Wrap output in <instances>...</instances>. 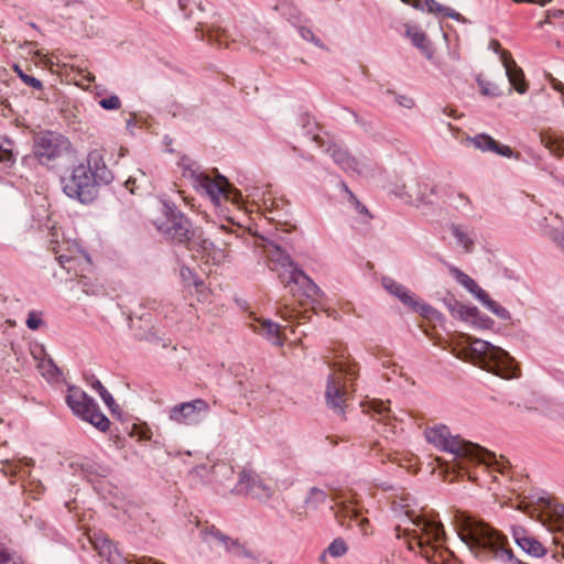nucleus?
Returning a JSON list of instances; mask_svg holds the SVG:
<instances>
[{
    "label": "nucleus",
    "mask_w": 564,
    "mask_h": 564,
    "mask_svg": "<svg viewBox=\"0 0 564 564\" xmlns=\"http://www.w3.org/2000/svg\"><path fill=\"white\" fill-rule=\"evenodd\" d=\"M364 408V412L372 414L373 417H377L378 421L384 422V424H391L392 420H395V416L392 414L391 409L388 405V402L371 399L361 403Z\"/></svg>",
    "instance_id": "393cba45"
},
{
    "label": "nucleus",
    "mask_w": 564,
    "mask_h": 564,
    "mask_svg": "<svg viewBox=\"0 0 564 564\" xmlns=\"http://www.w3.org/2000/svg\"><path fill=\"white\" fill-rule=\"evenodd\" d=\"M490 47L496 53H499L500 55H501L502 52H507L506 50H501L500 43L498 41H495V40L490 42Z\"/></svg>",
    "instance_id": "680f3d73"
},
{
    "label": "nucleus",
    "mask_w": 564,
    "mask_h": 564,
    "mask_svg": "<svg viewBox=\"0 0 564 564\" xmlns=\"http://www.w3.org/2000/svg\"><path fill=\"white\" fill-rule=\"evenodd\" d=\"M0 564H21L18 558L0 542Z\"/></svg>",
    "instance_id": "09e8293b"
},
{
    "label": "nucleus",
    "mask_w": 564,
    "mask_h": 564,
    "mask_svg": "<svg viewBox=\"0 0 564 564\" xmlns=\"http://www.w3.org/2000/svg\"><path fill=\"white\" fill-rule=\"evenodd\" d=\"M349 193V196H350V200L351 203L355 205V208L356 210L359 213V214H365V215H368V209L366 206H364L357 198L356 196L351 193V192H348Z\"/></svg>",
    "instance_id": "6e6d98bb"
},
{
    "label": "nucleus",
    "mask_w": 564,
    "mask_h": 564,
    "mask_svg": "<svg viewBox=\"0 0 564 564\" xmlns=\"http://www.w3.org/2000/svg\"><path fill=\"white\" fill-rule=\"evenodd\" d=\"M33 465V460L30 458H22L18 460H4L2 462V473L6 476H20V478L30 474V468Z\"/></svg>",
    "instance_id": "c756f323"
},
{
    "label": "nucleus",
    "mask_w": 564,
    "mask_h": 564,
    "mask_svg": "<svg viewBox=\"0 0 564 564\" xmlns=\"http://www.w3.org/2000/svg\"><path fill=\"white\" fill-rule=\"evenodd\" d=\"M403 3L411 6L414 9L421 10V11H429V12H440L443 13L446 17H451L454 19L459 18V13L454 12L449 8H443L438 6L434 0H401Z\"/></svg>",
    "instance_id": "c85d7f7f"
},
{
    "label": "nucleus",
    "mask_w": 564,
    "mask_h": 564,
    "mask_svg": "<svg viewBox=\"0 0 564 564\" xmlns=\"http://www.w3.org/2000/svg\"><path fill=\"white\" fill-rule=\"evenodd\" d=\"M42 318H41V313H37V312H34V311H31L29 314H28V318H26V326L32 329V330H35L37 329L41 325H42Z\"/></svg>",
    "instance_id": "8fccbe9b"
},
{
    "label": "nucleus",
    "mask_w": 564,
    "mask_h": 564,
    "mask_svg": "<svg viewBox=\"0 0 564 564\" xmlns=\"http://www.w3.org/2000/svg\"><path fill=\"white\" fill-rule=\"evenodd\" d=\"M484 307L502 321H509L511 318L509 311L492 299L488 301Z\"/></svg>",
    "instance_id": "58836bf2"
},
{
    "label": "nucleus",
    "mask_w": 564,
    "mask_h": 564,
    "mask_svg": "<svg viewBox=\"0 0 564 564\" xmlns=\"http://www.w3.org/2000/svg\"><path fill=\"white\" fill-rule=\"evenodd\" d=\"M66 403L73 413L82 420L90 423L101 432L109 429V419L99 410L96 401L77 387H69Z\"/></svg>",
    "instance_id": "1a4fd4ad"
},
{
    "label": "nucleus",
    "mask_w": 564,
    "mask_h": 564,
    "mask_svg": "<svg viewBox=\"0 0 564 564\" xmlns=\"http://www.w3.org/2000/svg\"><path fill=\"white\" fill-rule=\"evenodd\" d=\"M209 410L207 401L197 398L172 406L169 410V419L181 425H197L205 420Z\"/></svg>",
    "instance_id": "f8f14e48"
},
{
    "label": "nucleus",
    "mask_w": 564,
    "mask_h": 564,
    "mask_svg": "<svg viewBox=\"0 0 564 564\" xmlns=\"http://www.w3.org/2000/svg\"><path fill=\"white\" fill-rule=\"evenodd\" d=\"M90 541L98 555L106 560L108 564L126 563L120 552L108 538L104 535H95L94 538H90Z\"/></svg>",
    "instance_id": "6ab92c4d"
},
{
    "label": "nucleus",
    "mask_w": 564,
    "mask_h": 564,
    "mask_svg": "<svg viewBox=\"0 0 564 564\" xmlns=\"http://www.w3.org/2000/svg\"><path fill=\"white\" fill-rule=\"evenodd\" d=\"M257 325H252L253 329L260 335L264 336L273 345L282 346L283 339L281 336V327L279 324L269 319H257Z\"/></svg>",
    "instance_id": "bb28decb"
},
{
    "label": "nucleus",
    "mask_w": 564,
    "mask_h": 564,
    "mask_svg": "<svg viewBox=\"0 0 564 564\" xmlns=\"http://www.w3.org/2000/svg\"><path fill=\"white\" fill-rule=\"evenodd\" d=\"M147 177L143 171L138 170L135 175H131L124 183L127 189L134 194L141 187V183L145 182Z\"/></svg>",
    "instance_id": "a19ab883"
},
{
    "label": "nucleus",
    "mask_w": 564,
    "mask_h": 564,
    "mask_svg": "<svg viewBox=\"0 0 564 564\" xmlns=\"http://www.w3.org/2000/svg\"><path fill=\"white\" fill-rule=\"evenodd\" d=\"M99 106L106 110H118L121 107V100L117 95H111L100 99Z\"/></svg>",
    "instance_id": "a18cd8bd"
},
{
    "label": "nucleus",
    "mask_w": 564,
    "mask_h": 564,
    "mask_svg": "<svg viewBox=\"0 0 564 564\" xmlns=\"http://www.w3.org/2000/svg\"><path fill=\"white\" fill-rule=\"evenodd\" d=\"M263 252L269 261V268L276 271L283 282H313L302 270L292 261L291 257L276 243L269 241L263 246Z\"/></svg>",
    "instance_id": "9d476101"
},
{
    "label": "nucleus",
    "mask_w": 564,
    "mask_h": 564,
    "mask_svg": "<svg viewBox=\"0 0 564 564\" xmlns=\"http://www.w3.org/2000/svg\"><path fill=\"white\" fill-rule=\"evenodd\" d=\"M551 238L556 243L557 247L564 250V228L552 230Z\"/></svg>",
    "instance_id": "5fc2aeb1"
},
{
    "label": "nucleus",
    "mask_w": 564,
    "mask_h": 564,
    "mask_svg": "<svg viewBox=\"0 0 564 564\" xmlns=\"http://www.w3.org/2000/svg\"><path fill=\"white\" fill-rule=\"evenodd\" d=\"M467 142L482 152L491 151L506 158H511L513 155V151L510 147L500 144L490 135L485 133L468 138Z\"/></svg>",
    "instance_id": "412c9836"
},
{
    "label": "nucleus",
    "mask_w": 564,
    "mask_h": 564,
    "mask_svg": "<svg viewBox=\"0 0 564 564\" xmlns=\"http://www.w3.org/2000/svg\"><path fill=\"white\" fill-rule=\"evenodd\" d=\"M477 82H478V85H479V88H480V91L482 95L491 96V97H496V96L500 95L499 88L496 85H494L485 79H481V78H478Z\"/></svg>",
    "instance_id": "c03bdc74"
},
{
    "label": "nucleus",
    "mask_w": 564,
    "mask_h": 564,
    "mask_svg": "<svg viewBox=\"0 0 564 564\" xmlns=\"http://www.w3.org/2000/svg\"><path fill=\"white\" fill-rule=\"evenodd\" d=\"M90 387L100 395L105 404L109 408L110 411H115L116 401L111 393L102 386V383L96 379L95 377H91V380L89 381Z\"/></svg>",
    "instance_id": "f704fd0d"
},
{
    "label": "nucleus",
    "mask_w": 564,
    "mask_h": 564,
    "mask_svg": "<svg viewBox=\"0 0 564 564\" xmlns=\"http://www.w3.org/2000/svg\"><path fill=\"white\" fill-rule=\"evenodd\" d=\"M333 501L338 509L337 513H341L345 518L355 519L362 533H368L367 525L369 524V520L367 518H359V511L354 507L351 499L339 492L334 496Z\"/></svg>",
    "instance_id": "4be33fe9"
},
{
    "label": "nucleus",
    "mask_w": 564,
    "mask_h": 564,
    "mask_svg": "<svg viewBox=\"0 0 564 564\" xmlns=\"http://www.w3.org/2000/svg\"><path fill=\"white\" fill-rule=\"evenodd\" d=\"M192 286L194 288L195 292L200 294L204 297L203 300L206 301L207 294L205 293V290L207 289V284L195 283L192 284Z\"/></svg>",
    "instance_id": "bf43d9fd"
},
{
    "label": "nucleus",
    "mask_w": 564,
    "mask_h": 564,
    "mask_svg": "<svg viewBox=\"0 0 564 564\" xmlns=\"http://www.w3.org/2000/svg\"><path fill=\"white\" fill-rule=\"evenodd\" d=\"M514 2H529V3H538L540 6H545L546 3L551 2L552 0H513Z\"/></svg>",
    "instance_id": "052dcab7"
},
{
    "label": "nucleus",
    "mask_w": 564,
    "mask_h": 564,
    "mask_svg": "<svg viewBox=\"0 0 564 564\" xmlns=\"http://www.w3.org/2000/svg\"><path fill=\"white\" fill-rule=\"evenodd\" d=\"M291 292L299 299L301 303H304L308 300L315 302L322 295L318 284H294V288L291 289Z\"/></svg>",
    "instance_id": "2f4dec72"
},
{
    "label": "nucleus",
    "mask_w": 564,
    "mask_h": 564,
    "mask_svg": "<svg viewBox=\"0 0 564 564\" xmlns=\"http://www.w3.org/2000/svg\"><path fill=\"white\" fill-rule=\"evenodd\" d=\"M425 41H426V37L423 33H415L413 36V42L419 47H423Z\"/></svg>",
    "instance_id": "13d9d810"
},
{
    "label": "nucleus",
    "mask_w": 564,
    "mask_h": 564,
    "mask_svg": "<svg viewBox=\"0 0 564 564\" xmlns=\"http://www.w3.org/2000/svg\"><path fill=\"white\" fill-rule=\"evenodd\" d=\"M452 236L456 243L467 253L471 252L475 248V234L474 231L459 224H453L449 228Z\"/></svg>",
    "instance_id": "a878e982"
},
{
    "label": "nucleus",
    "mask_w": 564,
    "mask_h": 564,
    "mask_svg": "<svg viewBox=\"0 0 564 564\" xmlns=\"http://www.w3.org/2000/svg\"><path fill=\"white\" fill-rule=\"evenodd\" d=\"M69 148V141L53 132L41 133L36 137L33 152L40 163L48 164L62 156Z\"/></svg>",
    "instance_id": "ddd939ff"
},
{
    "label": "nucleus",
    "mask_w": 564,
    "mask_h": 564,
    "mask_svg": "<svg viewBox=\"0 0 564 564\" xmlns=\"http://www.w3.org/2000/svg\"><path fill=\"white\" fill-rule=\"evenodd\" d=\"M384 288L404 305L409 306L414 312L420 313L424 317L430 318L435 313V310L432 306L416 300L414 294L409 291L404 284H384Z\"/></svg>",
    "instance_id": "dca6fc26"
},
{
    "label": "nucleus",
    "mask_w": 564,
    "mask_h": 564,
    "mask_svg": "<svg viewBox=\"0 0 564 564\" xmlns=\"http://www.w3.org/2000/svg\"><path fill=\"white\" fill-rule=\"evenodd\" d=\"M357 367L348 358L341 357L333 365L327 378L325 398L327 405L335 413L343 415L348 395L347 382L356 377Z\"/></svg>",
    "instance_id": "0eeeda50"
},
{
    "label": "nucleus",
    "mask_w": 564,
    "mask_h": 564,
    "mask_svg": "<svg viewBox=\"0 0 564 564\" xmlns=\"http://www.w3.org/2000/svg\"><path fill=\"white\" fill-rule=\"evenodd\" d=\"M263 208L269 215L268 218L271 220H275L276 217L286 216L289 213L288 204L284 199L271 196L263 198Z\"/></svg>",
    "instance_id": "7c9ffc66"
},
{
    "label": "nucleus",
    "mask_w": 564,
    "mask_h": 564,
    "mask_svg": "<svg viewBox=\"0 0 564 564\" xmlns=\"http://www.w3.org/2000/svg\"><path fill=\"white\" fill-rule=\"evenodd\" d=\"M182 176L189 182L192 187L202 196L207 197L215 206H220L223 202L230 200L239 205L241 194L231 187L228 180L220 175H210L189 159H182L180 163Z\"/></svg>",
    "instance_id": "39448f33"
},
{
    "label": "nucleus",
    "mask_w": 564,
    "mask_h": 564,
    "mask_svg": "<svg viewBox=\"0 0 564 564\" xmlns=\"http://www.w3.org/2000/svg\"><path fill=\"white\" fill-rule=\"evenodd\" d=\"M473 323L485 329H489L494 325V321L491 318L484 316L480 313L479 316H477L476 319L473 321Z\"/></svg>",
    "instance_id": "864d4df0"
},
{
    "label": "nucleus",
    "mask_w": 564,
    "mask_h": 564,
    "mask_svg": "<svg viewBox=\"0 0 564 564\" xmlns=\"http://www.w3.org/2000/svg\"><path fill=\"white\" fill-rule=\"evenodd\" d=\"M153 224L161 235L177 242H186L193 230L191 221L170 206L164 207V217L154 220Z\"/></svg>",
    "instance_id": "9b49d317"
},
{
    "label": "nucleus",
    "mask_w": 564,
    "mask_h": 564,
    "mask_svg": "<svg viewBox=\"0 0 564 564\" xmlns=\"http://www.w3.org/2000/svg\"><path fill=\"white\" fill-rule=\"evenodd\" d=\"M37 368L47 380H55L59 376V369L51 358L41 359Z\"/></svg>",
    "instance_id": "c9c22d12"
},
{
    "label": "nucleus",
    "mask_w": 564,
    "mask_h": 564,
    "mask_svg": "<svg viewBox=\"0 0 564 564\" xmlns=\"http://www.w3.org/2000/svg\"><path fill=\"white\" fill-rule=\"evenodd\" d=\"M326 152L332 156L334 162L349 175H361L364 172L362 165L356 158L351 156L348 151L332 143L326 148Z\"/></svg>",
    "instance_id": "f3484780"
},
{
    "label": "nucleus",
    "mask_w": 564,
    "mask_h": 564,
    "mask_svg": "<svg viewBox=\"0 0 564 564\" xmlns=\"http://www.w3.org/2000/svg\"><path fill=\"white\" fill-rule=\"evenodd\" d=\"M542 144L550 150L554 155H564V140L553 138L551 135H541Z\"/></svg>",
    "instance_id": "e433bc0d"
},
{
    "label": "nucleus",
    "mask_w": 564,
    "mask_h": 564,
    "mask_svg": "<svg viewBox=\"0 0 564 564\" xmlns=\"http://www.w3.org/2000/svg\"><path fill=\"white\" fill-rule=\"evenodd\" d=\"M451 278L456 280L457 282H474L468 275H466L464 272H462L459 269L455 267L448 268Z\"/></svg>",
    "instance_id": "3c124183"
},
{
    "label": "nucleus",
    "mask_w": 564,
    "mask_h": 564,
    "mask_svg": "<svg viewBox=\"0 0 564 564\" xmlns=\"http://www.w3.org/2000/svg\"><path fill=\"white\" fill-rule=\"evenodd\" d=\"M395 102L406 109H412L415 106V101L412 97L406 95H395Z\"/></svg>",
    "instance_id": "603ef678"
},
{
    "label": "nucleus",
    "mask_w": 564,
    "mask_h": 564,
    "mask_svg": "<svg viewBox=\"0 0 564 564\" xmlns=\"http://www.w3.org/2000/svg\"><path fill=\"white\" fill-rule=\"evenodd\" d=\"M501 63L511 86L514 87L518 93L524 94L527 91V84L524 82L523 72L518 67L510 52L501 53Z\"/></svg>",
    "instance_id": "aec40b11"
},
{
    "label": "nucleus",
    "mask_w": 564,
    "mask_h": 564,
    "mask_svg": "<svg viewBox=\"0 0 564 564\" xmlns=\"http://www.w3.org/2000/svg\"><path fill=\"white\" fill-rule=\"evenodd\" d=\"M70 467L74 468L75 473L79 470L82 476L90 482H94L97 477H106L108 475V468L94 462L87 460L80 464H70Z\"/></svg>",
    "instance_id": "cd10ccee"
},
{
    "label": "nucleus",
    "mask_w": 564,
    "mask_h": 564,
    "mask_svg": "<svg viewBox=\"0 0 564 564\" xmlns=\"http://www.w3.org/2000/svg\"><path fill=\"white\" fill-rule=\"evenodd\" d=\"M13 69H14V72L18 74V76L21 78V80H22L25 85H28V86H30V87H32V88H34V89H41V88H42V83H41V80H39L37 78H35V77H33V76H30V75L25 74V73L21 69V67H20L19 65H17V64H15V65L13 66Z\"/></svg>",
    "instance_id": "37998d69"
},
{
    "label": "nucleus",
    "mask_w": 564,
    "mask_h": 564,
    "mask_svg": "<svg viewBox=\"0 0 564 564\" xmlns=\"http://www.w3.org/2000/svg\"><path fill=\"white\" fill-rule=\"evenodd\" d=\"M56 260L61 267L69 274L66 279L73 281L75 278H88L93 264L88 254L79 247L76 241H63L53 248Z\"/></svg>",
    "instance_id": "6e6552de"
},
{
    "label": "nucleus",
    "mask_w": 564,
    "mask_h": 564,
    "mask_svg": "<svg viewBox=\"0 0 564 564\" xmlns=\"http://www.w3.org/2000/svg\"><path fill=\"white\" fill-rule=\"evenodd\" d=\"M446 306L453 314L458 315L465 321H474L479 316V310L473 305L463 304L457 301H448L446 302Z\"/></svg>",
    "instance_id": "473e14b6"
},
{
    "label": "nucleus",
    "mask_w": 564,
    "mask_h": 564,
    "mask_svg": "<svg viewBox=\"0 0 564 564\" xmlns=\"http://www.w3.org/2000/svg\"><path fill=\"white\" fill-rule=\"evenodd\" d=\"M424 436L427 443L438 451L452 454L459 468H465V460L476 462L487 466L499 464L494 453L477 444L467 442L458 435H453L448 426L444 424L426 427Z\"/></svg>",
    "instance_id": "20e7f679"
},
{
    "label": "nucleus",
    "mask_w": 564,
    "mask_h": 564,
    "mask_svg": "<svg viewBox=\"0 0 564 564\" xmlns=\"http://www.w3.org/2000/svg\"><path fill=\"white\" fill-rule=\"evenodd\" d=\"M562 15H564V11L562 10H551L547 12V15H546V19H545V23H552L553 20L557 19V18H561Z\"/></svg>",
    "instance_id": "4d7b16f0"
},
{
    "label": "nucleus",
    "mask_w": 564,
    "mask_h": 564,
    "mask_svg": "<svg viewBox=\"0 0 564 564\" xmlns=\"http://www.w3.org/2000/svg\"><path fill=\"white\" fill-rule=\"evenodd\" d=\"M319 139H321V138H319L318 135H315L313 140H314L318 145H321V144H319Z\"/></svg>",
    "instance_id": "338daca9"
},
{
    "label": "nucleus",
    "mask_w": 564,
    "mask_h": 564,
    "mask_svg": "<svg viewBox=\"0 0 564 564\" xmlns=\"http://www.w3.org/2000/svg\"><path fill=\"white\" fill-rule=\"evenodd\" d=\"M231 491L236 495H249L259 500H268L273 495V489L258 474L247 470L239 474V479Z\"/></svg>",
    "instance_id": "4468645a"
},
{
    "label": "nucleus",
    "mask_w": 564,
    "mask_h": 564,
    "mask_svg": "<svg viewBox=\"0 0 564 564\" xmlns=\"http://www.w3.org/2000/svg\"><path fill=\"white\" fill-rule=\"evenodd\" d=\"M180 278L184 282H189L191 280L194 282H203L202 276H199L193 269L186 265H182L180 268Z\"/></svg>",
    "instance_id": "de8ad7c7"
},
{
    "label": "nucleus",
    "mask_w": 564,
    "mask_h": 564,
    "mask_svg": "<svg viewBox=\"0 0 564 564\" xmlns=\"http://www.w3.org/2000/svg\"><path fill=\"white\" fill-rule=\"evenodd\" d=\"M512 535L519 547L532 556H543L545 547L522 528H513Z\"/></svg>",
    "instance_id": "5701e85b"
},
{
    "label": "nucleus",
    "mask_w": 564,
    "mask_h": 564,
    "mask_svg": "<svg viewBox=\"0 0 564 564\" xmlns=\"http://www.w3.org/2000/svg\"><path fill=\"white\" fill-rule=\"evenodd\" d=\"M186 243L188 250L196 251L203 257H212L213 260H216L214 243L205 237L202 230L193 229Z\"/></svg>",
    "instance_id": "b1692460"
},
{
    "label": "nucleus",
    "mask_w": 564,
    "mask_h": 564,
    "mask_svg": "<svg viewBox=\"0 0 564 564\" xmlns=\"http://www.w3.org/2000/svg\"><path fill=\"white\" fill-rule=\"evenodd\" d=\"M299 33L303 40L314 43L317 47H324L322 41L314 34V32L310 28L300 26Z\"/></svg>",
    "instance_id": "49530a36"
},
{
    "label": "nucleus",
    "mask_w": 564,
    "mask_h": 564,
    "mask_svg": "<svg viewBox=\"0 0 564 564\" xmlns=\"http://www.w3.org/2000/svg\"><path fill=\"white\" fill-rule=\"evenodd\" d=\"M562 518H563V520H564V509H563Z\"/></svg>",
    "instance_id": "774afa93"
},
{
    "label": "nucleus",
    "mask_w": 564,
    "mask_h": 564,
    "mask_svg": "<svg viewBox=\"0 0 564 564\" xmlns=\"http://www.w3.org/2000/svg\"><path fill=\"white\" fill-rule=\"evenodd\" d=\"M112 173L107 167L99 150L90 151L85 160L74 166L72 174L62 180L63 192L80 203H91L97 196V188L108 184Z\"/></svg>",
    "instance_id": "7ed1b4c3"
},
{
    "label": "nucleus",
    "mask_w": 564,
    "mask_h": 564,
    "mask_svg": "<svg viewBox=\"0 0 564 564\" xmlns=\"http://www.w3.org/2000/svg\"><path fill=\"white\" fill-rule=\"evenodd\" d=\"M405 508L404 519L395 525V535L403 539L410 551L419 549V553L431 563H437L435 556L452 555V552L444 546L446 540L443 524L435 517H427L423 513H416L409 509V505H402Z\"/></svg>",
    "instance_id": "f03ea898"
},
{
    "label": "nucleus",
    "mask_w": 564,
    "mask_h": 564,
    "mask_svg": "<svg viewBox=\"0 0 564 564\" xmlns=\"http://www.w3.org/2000/svg\"><path fill=\"white\" fill-rule=\"evenodd\" d=\"M195 471L200 477H206L207 473H209L210 475L208 480L221 486H224L227 480L234 477V468L225 462H218L213 464L210 467L207 465H200L195 468Z\"/></svg>",
    "instance_id": "a211bd4d"
},
{
    "label": "nucleus",
    "mask_w": 564,
    "mask_h": 564,
    "mask_svg": "<svg viewBox=\"0 0 564 564\" xmlns=\"http://www.w3.org/2000/svg\"><path fill=\"white\" fill-rule=\"evenodd\" d=\"M1 105H3V109H2V113L4 115V109L6 108H9V104L7 102V100H1Z\"/></svg>",
    "instance_id": "0e129e2a"
},
{
    "label": "nucleus",
    "mask_w": 564,
    "mask_h": 564,
    "mask_svg": "<svg viewBox=\"0 0 564 564\" xmlns=\"http://www.w3.org/2000/svg\"><path fill=\"white\" fill-rule=\"evenodd\" d=\"M204 541L220 545L226 552L236 557H252V553L246 547L245 544L240 543L237 539H231L221 533L215 527L206 528L202 531Z\"/></svg>",
    "instance_id": "2eb2a0df"
},
{
    "label": "nucleus",
    "mask_w": 564,
    "mask_h": 564,
    "mask_svg": "<svg viewBox=\"0 0 564 564\" xmlns=\"http://www.w3.org/2000/svg\"><path fill=\"white\" fill-rule=\"evenodd\" d=\"M470 352L475 359L474 362L482 369L505 379L517 376L513 358L500 347L486 340L474 339L470 343Z\"/></svg>",
    "instance_id": "423d86ee"
},
{
    "label": "nucleus",
    "mask_w": 564,
    "mask_h": 564,
    "mask_svg": "<svg viewBox=\"0 0 564 564\" xmlns=\"http://www.w3.org/2000/svg\"><path fill=\"white\" fill-rule=\"evenodd\" d=\"M0 161L13 162L12 142L6 137H0Z\"/></svg>",
    "instance_id": "79ce46f5"
},
{
    "label": "nucleus",
    "mask_w": 564,
    "mask_h": 564,
    "mask_svg": "<svg viewBox=\"0 0 564 564\" xmlns=\"http://www.w3.org/2000/svg\"><path fill=\"white\" fill-rule=\"evenodd\" d=\"M460 541L478 558H492L501 564H523L509 545L506 535L465 512L457 511L454 518Z\"/></svg>",
    "instance_id": "f257e3e1"
},
{
    "label": "nucleus",
    "mask_w": 564,
    "mask_h": 564,
    "mask_svg": "<svg viewBox=\"0 0 564 564\" xmlns=\"http://www.w3.org/2000/svg\"><path fill=\"white\" fill-rule=\"evenodd\" d=\"M223 35H224V32L220 34L219 31H215V39L216 41L221 45L224 43L223 41ZM212 37H214V35H210Z\"/></svg>",
    "instance_id": "e2e57ef3"
},
{
    "label": "nucleus",
    "mask_w": 564,
    "mask_h": 564,
    "mask_svg": "<svg viewBox=\"0 0 564 564\" xmlns=\"http://www.w3.org/2000/svg\"><path fill=\"white\" fill-rule=\"evenodd\" d=\"M126 152H127V150H126V149L120 148V156H124V155H126Z\"/></svg>",
    "instance_id": "69168bd1"
},
{
    "label": "nucleus",
    "mask_w": 564,
    "mask_h": 564,
    "mask_svg": "<svg viewBox=\"0 0 564 564\" xmlns=\"http://www.w3.org/2000/svg\"><path fill=\"white\" fill-rule=\"evenodd\" d=\"M328 495L325 490L318 487H312L307 491L304 503L306 508L316 510L321 505L327 501Z\"/></svg>",
    "instance_id": "72a5a7b5"
},
{
    "label": "nucleus",
    "mask_w": 564,
    "mask_h": 564,
    "mask_svg": "<svg viewBox=\"0 0 564 564\" xmlns=\"http://www.w3.org/2000/svg\"><path fill=\"white\" fill-rule=\"evenodd\" d=\"M473 296L479 301V303L485 306V304L491 300L490 295L480 288V284H464Z\"/></svg>",
    "instance_id": "ea45409f"
},
{
    "label": "nucleus",
    "mask_w": 564,
    "mask_h": 564,
    "mask_svg": "<svg viewBox=\"0 0 564 564\" xmlns=\"http://www.w3.org/2000/svg\"><path fill=\"white\" fill-rule=\"evenodd\" d=\"M347 550V544L343 539H335L321 555V560L323 561L326 554H329L333 557H340L346 554Z\"/></svg>",
    "instance_id": "4c0bfd02"
}]
</instances>
